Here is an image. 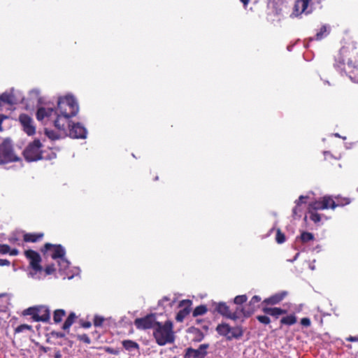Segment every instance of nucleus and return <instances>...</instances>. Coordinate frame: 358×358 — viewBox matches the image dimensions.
I'll list each match as a JSON object with an SVG mask.
<instances>
[{
  "label": "nucleus",
  "instance_id": "obj_22",
  "mask_svg": "<svg viewBox=\"0 0 358 358\" xmlns=\"http://www.w3.org/2000/svg\"><path fill=\"white\" fill-rule=\"evenodd\" d=\"M329 33V27L324 25L321 27L320 30L315 34L314 39L317 41L322 40L324 37H326ZM310 41L313 40V38H310Z\"/></svg>",
  "mask_w": 358,
  "mask_h": 358
},
{
  "label": "nucleus",
  "instance_id": "obj_9",
  "mask_svg": "<svg viewBox=\"0 0 358 358\" xmlns=\"http://www.w3.org/2000/svg\"><path fill=\"white\" fill-rule=\"evenodd\" d=\"M310 0H296L291 17H299L302 14L308 15L312 12L309 6Z\"/></svg>",
  "mask_w": 358,
  "mask_h": 358
},
{
  "label": "nucleus",
  "instance_id": "obj_6",
  "mask_svg": "<svg viewBox=\"0 0 358 358\" xmlns=\"http://www.w3.org/2000/svg\"><path fill=\"white\" fill-rule=\"evenodd\" d=\"M24 315H31L36 322H48L50 319V310L46 306L30 307L24 310Z\"/></svg>",
  "mask_w": 358,
  "mask_h": 358
},
{
  "label": "nucleus",
  "instance_id": "obj_12",
  "mask_svg": "<svg viewBox=\"0 0 358 358\" xmlns=\"http://www.w3.org/2000/svg\"><path fill=\"white\" fill-rule=\"evenodd\" d=\"M25 256L29 259L30 266L34 271H42V266L40 265L41 258L40 255L31 250L25 251Z\"/></svg>",
  "mask_w": 358,
  "mask_h": 358
},
{
  "label": "nucleus",
  "instance_id": "obj_41",
  "mask_svg": "<svg viewBox=\"0 0 358 358\" xmlns=\"http://www.w3.org/2000/svg\"><path fill=\"white\" fill-rule=\"evenodd\" d=\"M261 301V298L259 296H254L250 301V306H254L252 308H255V304L259 303Z\"/></svg>",
  "mask_w": 358,
  "mask_h": 358
},
{
  "label": "nucleus",
  "instance_id": "obj_21",
  "mask_svg": "<svg viewBox=\"0 0 358 358\" xmlns=\"http://www.w3.org/2000/svg\"><path fill=\"white\" fill-rule=\"evenodd\" d=\"M0 100L8 104H15L17 102L16 99L12 92H5L0 96Z\"/></svg>",
  "mask_w": 358,
  "mask_h": 358
},
{
  "label": "nucleus",
  "instance_id": "obj_4",
  "mask_svg": "<svg viewBox=\"0 0 358 358\" xmlns=\"http://www.w3.org/2000/svg\"><path fill=\"white\" fill-rule=\"evenodd\" d=\"M336 201L329 196H324L319 200L310 202L308 205V210H318L328 208L334 209L336 206H343L350 203V201L348 198H336Z\"/></svg>",
  "mask_w": 358,
  "mask_h": 358
},
{
  "label": "nucleus",
  "instance_id": "obj_54",
  "mask_svg": "<svg viewBox=\"0 0 358 358\" xmlns=\"http://www.w3.org/2000/svg\"><path fill=\"white\" fill-rule=\"evenodd\" d=\"M357 83H358V80H357Z\"/></svg>",
  "mask_w": 358,
  "mask_h": 358
},
{
  "label": "nucleus",
  "instance_id": "obj_52",
  "mask_svg": "<svg viewBox=\"0 0 358 358\" xmlns=\"http://www.w3.org/2000/svg\"><path fill=\"white\" fill-rule=\"evenodd\" d=\"M291 49H292V47H291V46H287V50H288L289 51H291Z\"/></svg>",
  "mask_w": 358,
  "mask_h": 358
},
{
  "label": "nucleus",
  "instance_id": "obj_53",
  "mask_svg": "<svg viewBox=\"0 0 358 358\" xmlns=\"http://www.w3.org/2000/svg\"><path fill=\"white\" fill-rule=\"evenodd\" d=\"M335 136H338V137H339V136H340L338 134H335Z\"/></svg>",
  "mask_w": 358,
  "mask_h": 358
},
{
  "label": "nucleus",
  "instance_id": "obj_2",
  "mask_svg": "<svg viewBox=\"0 0 358 358\" xmlns=\"http://www.w3.org/2000/svg\"><path fill=\"white\" fill-rule=\"evenodd\" d=\"M357 55L356 43L352 41L348 43L340 50L339 54L336 58L335 68L345 73L354 72L357 69Z\"/></svg>",
  "mask_w": 358,
  "mask_h": 358
},
{
  "label": "nucleus",
  "instance_id": "obj_27",
  "mask_svg": "<svg viewBox=\"0 0 358 358\" xmlns=\"http://www.w3.org/2000/svg\"><path fill=\"white\" fill-rule=\"evenodd\" d=\"M43 234H26L24 236V240L26 242H36L43 237Z\"/></svg>",
  "mask_w": 358,
  "mask_h": 358
},
{
  "label": "nucleus",
  "instance_id": "obj_24",
  "mask_svg": "<svg viewBox=\"0 0 358 358\" xmlns=\"http://www.w3.org/2000/svg\"><path fill=\"white\" fill-rule=\"evenodd\" d=\"M58 131H59V134H57V133L55 132L54 131L49 130V129H46L45 131V133L48 138H50V139H52V140L58 139V138H61L62 136L66 135V129L64 130V132L59 129H58Z\"/></svg>",
  "mask_w": 358,
  "mask_h": 358
},
{
  "label": "nucleus",
  "instance_id": "obj_51",
  "mask_svg": "<svg viewBox=\"0 0 358 358\" xmlns=\"http://www.w3.org/2000/svg\"><path fill=\"white\" fill-rule=\"evenodd\" d=\"M250 0H241V1L244 4V6L248 5Z\"/></svg>",
  "mask_w": 358,
  "mask_h": 358
},
{
  "label": "nucleus",
  "instance_id": "obj_28",
  "mask_svg": "<svg viewBox=\"0 0 358 358\" xmlns=\"http://www.w3.org/2000/svg\"><path fill=\"white\" fill-rule=\"evenodd\" d=\"M75 319H76L75 313H70L69 315L68 316L67 319L65 320V322L63 324L62 329L64 330H68L70 328V327L73 324V323L74 322Z\"/></svg>",
  "mask_w": 358,
  "mask_h": 358
},
{
  "label": "nucleus",
  "instance_id": "obj_5",
  "mask_svg": "<svg viewBox=\"0 0 358 358\" xmlns=\"http://www.w3.org/2000/svg\"><path fill=\"white\" fill-rule=\"evenodd\" d=\"M19 160V157L15 153L11 141L9 139L4 140L0 144V162L8 163Z\"/></svg>",
  "mask_w": 358,
  "mask_h": 358
},
{
  "label": "nucleus",
  "instance_id": "obj_23",
  "mask_svg": "<svg viewBox=\"0 0 358 358\" xmlns=\"http://www.w3.org/2000/svg\"><path fill=\"white\" fill-rule=\"evenodd\" d=\"M122 343L125 350L128 351H133L139 348V345L131 340H124Z\"/></svg>",
  "mask_w": 358,
  "mask_h": 358
},
{
  "label": "nucleus",
  "instance_id": "obj_44",
  "mask_svg": "<svg viewBox=\"0 0 358 358\" xmlns=\"http://www.w3.org/2000/svg\"><path fill=\"white\" fill-rule=\"evenodd\" d=\"M8 119V117L6 116V115H1L0 114V131H3V127H1V124L2 122L5 120H7Z\"/></svg>",
  "mask_w": 358,
  "mask_h": 358
},
{
  "label": "nucleus",
  "instance_id": "obj_30",
  "mask_svg": "<svg viewBox=\"0 0 358 358\" xmlns=\"http://www.w3.org/2000/svg\"><path fill=\"white\" fill-rule=\"evenodd\" d=\"M299 238L303 243H307L310 241L313 240L314 236L313 234H311L310 232L305 231L301 234V236L299 237Z\"/></svg>",
  "mask_w": 358,
  "mask_h": 358
},
{
  "label": "nucleus",
  "instance_id": "obj_46",
  "mask_svg": "<svg viewBox=\"0 0 358 358\" xmlns=\"http://www.w3.org/2000/svg\"><path fill=\"white\" fill-rule=\"evenodd\" d=\"M347 341H358V336H350L347 338Z\"/></svg>",
  "mask_w": 358,
  "mask_h": 358
},
{
  "label": "nucleus",
  "instance_id": "obj_35",
  "mask_svg": "<svg viewBox=\"0 0 358 358\" xmlns=\"http://www.w3.org/2000/svg\"><path fill=\"white\" fill-rule=\"evenodd\" d=\"M247 301L246 295H239L235 297L234 303L242 304Z\"/></svg>",
  "mask_w": 358,
  "mask_h": 358
},
{
  "label": "nucleus",
  "instance_id": "obj_14",
  "mask_svg": "<svg viewBox=\"0 0 358 358\" xmlns=\"http://www.w3.org/2000/svg\"><path fill=\"white\" fill-rule=\"evenodd\" d=\"M19 120L23 127L24 131L28 135H33L35 134V127L33 124V120L26 114H22L19 117Z\"/></svg>",
  "mask_w": 358,
  "mask_h": 358
},
{
  "label": "nucleus",
  "instance_id": "obj_37",
  "mask_svg": "<svg viewBox=\"0 0 358 358\" xmlns=\"http://www.w3.org/2000/svg\"><path fill=\"white\" fill-rule=\"evenodd\" d=\"M103 318L101 316H95L94 318V324L96 327H100L102 325L103 322Z\"/></svg>",
  "mask_w": 358,
  "mask_h": 358
},
{
  "label": "nucleus",
  "instance_id": "obj_50",
  "mask_svg": "<svg viewBox=\"0 0 358 358\" xmlns=\"http://www.w3.org/2000/svg\"><path fill=\"white\" fill-rule=\"evenodd\" d=\"M57 336L59 337V338H63L65 336V334L64 333H62V332H58L56 334Z\"/></svg>",
  "mask_w": 358,
  "mask_h": 358
},
{
  "label": "nucleus",
  "instance_id": "obj_43",
  "mask_svg": "<svg viewBox=\"0 0 358 358\" xmlns=\"http://www.w3.org/2000/svg\"><path fill=\"white\" fill-rule=\"evenodd\" d=\"M301 324L304 327H309L310 325V320L308 317H303L301 320Z\"/></svg>",
  "mask_w": 358,
  "mask_h": 358
},
{
  "label": "nucleus",
  "instance_id": "obj_19",
  "mask_svg": "<svg viewBox=\"0 0 358 358\" xmlns=\"http://www.w3.org/2000/svg\"><path fill=\"white\" fill-rule=\"evenodd\" d=\"M287 293L285 291L276 293L273 296L266 299L264 301V303L271 305H275L280 302L286 296Z\"/></svg>",
  "mask_w": 358,
  "mask_h": 358
},
{
  "label": "nucleus",
  "instance_id": "obj_18",
  "mask_svg": "<svg viewBox=\"0 0 358 358\" xmlns=\"http://www.w3.org/2000/svg\"><path fill=\"white\" fill-rule=\"evenodd\" d=\"M192 304L191 301L189 300H182L180 303V306H187L183 310H180L176 315V320L178 322H182L184 318L189 313V306Z\"/></svg>",
  "mask_w": 358,
  "mask_h": 358
},
{
  "label": "nucleus",
  "instance_id": "obj_17",
  "mask_svg": "<svg viewBox=\"0 0 358 358\" xmlns=\"http://www.w3.org/2000/svg\"><path fill=\"white\" fill-rule=\"evenodd\" d=\"M57 262L59 266V271L65 274L68 279L73 278L74 274L70 273V272L68 271L70 262L66 259L65 256L63 257L62 259L57 260Z\"/></svg>",
  "mask_w": 358,
  "mask_h": 358
},
{
  "label": "nucleus",
  "instance_id": "obj_40",
  "mask_svg": "<svg viewBox=\"0 0 358 358\" xmlns=\"http://www.w3.org/2000/svg\"><path fill=\"white\" fill-rule=\"evenodd\" d=\"M10 252V247L7 245H0V252L6 254Z\"/></svg>",
  "mask_w": 358,
  "mask_h": 358
},
{
  "label": "nucleus",
  "instance_id": "obj_39",
  "mask_svg": "<svg viewBox=\"0 0 358 358\" xmlns=\"http://www.w3.org/2000/svg\"><path fill=\"white\" fill-rule=\"evenodd\" d=\"M55 271V268L53 264L47 266L45 269V271L47 275L52 274Z\"/></svg>",
  "mask_w": 358,
  "mask_h": 358
},
{
  "label": "nucleus",
  "instance_id": "obj_47",
  "mask_svg": "<svg viewBox=\"0 0 358 358\" xmlns=\"http://www.w3.org/2000/svg\"><path fill=\"white\" fill-rule=\"evenodd\" d=\"M10 262L6 259H0V266L8 265Z\"/></svg>",
  "mask_w": 358,
  "mask_h": 358
},
{
  "label": "nucleus",
  "instance_id": "obj_36",
  "mask_svg": "<svg viewBox=\"0 0 358 358\" xmlns=\"http://www.w3.org/2000/svg\"><path fill=\"white\" fill-rule=\"evenodd\" d=\"M257 318L259 322L264 324H268L271 322L270 318L266 315H259L257 317Z\"/></svg>",
  "mask_w": 358,
  "mask_h": 358
},
{
  "label": "nucleus",
  "instance_id": "obj_1",
  "mask_svg": "<svg viewBox=\"0 0 358 358\" xmlns=\"http://www.w3.org/2000/svg\"><path fill=\"white\" fill-rule=\"evenodd\" d=\"M78 105L72 96L59 98L57 109L41 107L38 109L36 117L45 124L53 123L55 128L64 132L66 126H69V119L78 112Z\"/></svg>",
  "mask_w": 358,
  "mask_h": 358
},
{
  "label": "nucleus",
  "instance_id": "obj_48",
  "mask_svg": "<svg viewBox=\"0 0 358 358\" xmlns=\"http://www.w3.org/2000/svg\"><path fill=\"white\" fill-rule=\"evenodd\" d=\"M11 255H17L18 254V250L16 249H13L12 250H10V252H8Z\"/></svg>",
  "mask_w": 358,
  "mask_h": 358
},
{
  "label": "nucleus",
  "instance_id": "obj_13",
  "mask_svg": "<svg viewBox=\"0 0 358 358\" xmlns=\"http://www.w3.org/2000/svg\"><path fill=\"white\" fill-rule=\"evenodd\" d=\"M69 127V135L73 138H85L87 135V131L80 123L73 124L67 126Z\"/></svg>",
  "mask_w": 358,
  "mask_h": 358
},
{
  "label": "nucleus",
  "instance_id": "obj_32",
  "mask_svg": "<svg viewBox=\"0 0 358 358\" xmlns=\"http://www.w3.org/2000/svg\"><path fill=\"white\" fill-rule=\"evenodd\" d=\"M308 213L310 214V219L314 222L315 223H318L321 221V215L314 212V210H308Z\"/></svg>",
  "mask_w": 358,
  "mask_h": 358
},
{
  "label": "nucleus",
  "instance_id": "obj_7",
  "mask_svg": "<svg viewBox=\"0 0 358 358\" xmlns=\"http://www.w3.org/2000/svg\"><path fill=\"white\" fill-rule=\"evenodd\" d=\"M41 146L42 144L39 140H34L32 143H29L23 152L26 160L34 162L41 159L42 157Z\"/></svg>",
  "mask_w": 358,
  "mask_h": 358
},
{
  "label": "nucleus",
  "instance_id": "obj_15",
  "mask_svg": "<svg viewBox=\"0 0 358 358\" xmlns=\"http://www.w3.org/2000/svg\"><path fill=\"white\" fill-rule=\"evenodd\" d=\"M50 248H52V252L51 257L55 260H59L65 256L66 251L64 248L60 245H53L50 243H46L44 245L45 251L48 250Z\"/></svg>",
  "mask_w": 358,
  "mask_h": 358
},
{
  "label": "nucleus",
  "instance_id": "obj_34",
  "mask_svg": "<svg viewBox=\"0 0 358 358\" xmlns=\"http://www.w3.org/2000/svg\"><path fill=\"white\" fill-rule=\"evenodd\" d=\"M276 241L278 243H282L285 241V236L284 234H282L280 229L277 230L276 233Z\"/></svg>",
  "mask_w": 358,
  "mask_h": 358
},
{
  "label": "nucleus",
  "instance_id": "obj_33",
  "mask_svg": "<svg viewBox=\"0 0 358 358\" xmlns=\"http://www.w3.org/2000/svg\"><path fill=\"white\" fill-rule=\"evenodd\" d=\"M26 330H31V326L28 325V324H21V325L18 326L17 327H16V329H15V332L20 333V332H23L24 331H26Z\"/></svg>",
  "mask_w": 358,
  "mask_h": 358
},
{
  "label": "nucleus",
  "instance_id": "obj_20",
  "mask_svg": "<svg viewBox=\"0 0 358 358\" xmlns=\"http://www.w3.org/2000/svg\"><path fill=\"white\" fill-rule=\"evenodd\" d=\"M263 311L266 314L275 317H278L279 315L285 314L287 313L286 310L282 309L280 308H264Z\"/></svg>",
  "mask_w": 358,
  "mask_h": 358
},
{
  "label": "nucleus",
  "instance_id": "obj_42",
  "mask_svg": "<svg viewBox=\"0 0 358 358\" xmlns=\"http://www.w3.org/2000/svg\"><path fill=\"white\" fill-rule=\"evenodd\" d=\"M79 339L87 344L90 343V342H91L90 338L86 334H83V335L79 336Z\"/></svg>",
  "mask_w": 358,
  "mask_h": 358
},
{
  "label": "nucleus",
  "instance_id": "obj_38",
  "mask_svg": "<svg viewBox=\"0 0 358 358\" xmlns=\"http://www.w3.org/2000/svg\"><path fill=\"white\" fill-rule=\"evenodd\" d=\"M42 271H34L32 269L31 271H29L28 273L29 276L34 279L40 278L38 273H41Z\"/></svg>",
  "mask_w": 358,
  "mask_h": 358
},
{
  "label": "nucleus",
  "instance_id": "obj_31",
  "mask_svg": "<svg viewBox=\"0 0 358 358\" xmlns=\"http://www.w3.org/2000/svg\"><path fill=\"white\" fill-rule=\"evenodd\" d=\"M207 311V308L205 306H197L193 311V316L196 317L205 314Z\"/></svg>",
  "mask_w": 358,
  "mask_h": 358
},
{
  "label": "nucleus",
  "instance_id": "obj_16",
  "mask_svg": "<svg viewBox=\"0 0 358 358\" xmlns=\"http://www.w3.org/2000/svg\"><path fill=\"white\" fill-rule=\"evenodd\" d=\"M217 311L227 318L231 319L233 320H236L239 318V315L237 313V311L234 313H231L229 310V308L224 303H220L217 304L216 307Z\"/></svg>",
  "mask_w": 358,
  "mask_h": 358
},
{
  "label": "nucleus",
  "instance_id": "obj_49",
  "mask_svg": "<svg viewBox=\"0 0 358 358\" xmlns=\"http://www.w3.org/2000/svg\"><path fill=\"white\" fill-rule=\"evenodd\" d=\"M83 327H85V328H89L91 327V323L87 322H85L83 324Z\"/></svg>",
  "mask_w": 358,
  "mask_h": 358
},
{
  "label": "nucleus",
  "instance_id": "obj_26",
  "mask_svg": "<svg viewBox=\"0 0 358 358\" xmlns=\"http://www.w3.org/2000/svg\"><path fill=\"white\" fill-rule=\"evenodd\" d=\"M296 317L294 314L282 317L280 323L285 325H293L296 322Z\"/></svg>",
  "mask_w": 358,
  "mask_h": 358
},
{
  "label": "nucleus",
  "instance_id": "obj_8",
  "mask_svg": "<svg viewBox=\"0 0 358 358\" xmlns=\"http://www.w3.org/2000/svg\"><path fill=\"white\" fill-rule=\"evenodd\" d=\"M216 330L220 335L225 336L227 340L239 338L243 334V330L241 327H231L227 324H219L217 327Z\"/></svg>",
  "mask_w": 358,
  "mask_h": 358
},
{
  "label": "nucleus",
  "instance_id": "obj_11",
  "mask_svg": "<svg viewBox=\"0 0 358 358\" xmlns=\"http://www.w3.org/2000/svg\"><path fill=\"white\" fill-rule=\"evenodd\" d=\"M208 344H202L198 349L188 348L185 354V358H204L207 355L206 350L208 348Z\"/></svg>",
  "mask_w": 358,
  "mask_h": 358
},
{
  "label": "nucleus",
  "instance_id": "obj_3",
  "mask_svg": "<svg viewBox=\"0 0 358 358\" xmlns=\"http://www.w3.org/2000/svg\"><path fill=\"white\" fill-rule=\"evenodd\" d=\"M153 336L159 345H165L174 341L175 336L173 330V323L170 320L164 323L157 322L154 326Z\"/></svg>",
  "mask_w": 358,
  "mask_h": 358
},
{
  "label": "nucleus",
  "instance_id": "obj_25",
  "mask_svg": "<svg viewBox=\"0 0 358 358\" xmlns=\"http://www.w3.org/2000/svg\"><path fill=\"white\" fill-rule=\"evenodd\" d=\"M308 197L304 196H300L299 199L296 201V206L293 208L292 213L294 216L299 215V217L301 215L299 213H301V209L300 208V206L301 203H305V199H306Z\"/></svg>",
  "mask_w": 358,
  "mask_h": 358
},
{
  "label": "nucleus",
  "instance_id": "obj_29",
  "mask_svg": "<svg viewBox=\"0 0 358 358\" xmlns=\"http://www.w3.org/2000/svg\"><path fill=\"white\" fill-rule=\"evenodd\" d=\"M65 315V311L62 309L56 310L54 313L53 320L55 323H59Z\"/></svg>",
  "mask_w": 358,
  "mask_h": 358
},
{
  "label": "nucleus",
  "instance_id": "obj_10",
  "mask_svg": "<svg viewBox=\"0 0 358 358\" xmlns=\"http://www.w3.org/2000/svg\"><path fill=\"white\" fill-rule=\"evenodd\" d=\"M157 322L155 315L150 314L143 317L136 318L134 320V325L138 329H154Z\"/></svg>",
  "mask_w": 358,
  "mask_h": 358
},
{
  "label": "nucleus",
  "instance_id": "obj_45",
  "mask_svg": "<svg viewBox=\"0 0 358 358\" xmlns=\"http://www.w3.org/2000/svg\"><path fill=\"white\" fill-rule=\"evenodd\" d=\"M30 95L38 97L39 95V91L38 90H32L30 91Z\"/></svg>",
  "mask_w": 358,
  "mask_h": 358
}]
</instances>
